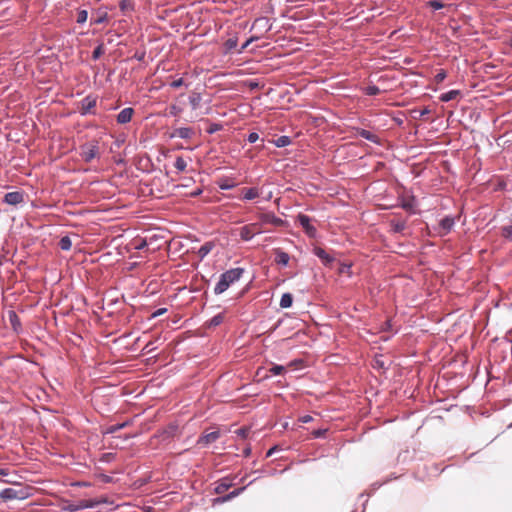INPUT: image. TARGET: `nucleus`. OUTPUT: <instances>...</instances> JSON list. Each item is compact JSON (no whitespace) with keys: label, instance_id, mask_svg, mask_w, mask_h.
Wrapping results in <instances>:
<instances>
[{"label":"nucleus","instance_id":"1","mask_svg":"<svg viewBox=\"0 0 512 512\" xmlns=\"http://www.w3.org/2000/svg\"><path fill=\"white\" fill-rule=\"evenodd\" d=\"M244 268L237 267L226 270L220 275L219 281L214 287L216 295L224 293L232 284L237 282L243 275Z\"/></svg>","mask_w":512,"mask_h":512},{"label":"nucleus","instance_id":"2","mask_svg":"<svg viewBox=\"0 0 512 512\" xmlns=\"http://www.w3.org/2000/svg\"><path fill=\"white\" fill-rule=\"evenodd\" d=\"M29 496V493L22 487H9L0 491V498L4 501L23 500Z\"/></svg>","mask_w":512,"mask_h":512},{"label":"nucleus","instance_id":"3","mask_svg":"<svg viewBox=\"0 0 512 512\" xmlns=\"http://www.w3.org/2000/svg\"><path fill=\"white\" fill-rule=\"evenodd\" d=\"M105 500L98 499H83L78 501L77 503H68L65 505L62 510L67 512H76L83 509L95 508L101 503H105Z\"/></svg>","mask_w":512,"mask_h":512},{"label":"nucleus","instance_id":"4","mask_svg":"<svg viewBox=\"0 0 512 512\" xmlns=\"http://www.w3.org/2000/svg\"><path fill=\"white\" fill-rule=\"evenodd\" d=\"M79 155L85 163H90L99 155V146L97 142L85 143L80 146Z\"/></svg>","mask_w":512,"mask_h":512},{"label":"nucleus","instance_id":"5","mask_svg":"<svg viewBox=\"0 0 512 512\" xmlns=\"http://www.w3.org/2000/svg\"><path fill=\"white\" fill-rule=\"evenodd\" d=\"M296 221L303 228L305 234L309 238L317 237V229L311 224V218L308 215L300 213L297 215Z\"/></svg>","mask_w":512,"mask_h":512},{"label":"nucleus","instance_id":"6","mask_svg":"<svg viewBox=\"0 0 512 512\" xmlns=\"http://www.w3.org/2000/svg\"><path fill=\"white\" fill-rule=\"evenodd\" d=\"M97 97L87 95L80 101V114L86 116L88 114H95L93 110L96 107Z\"/></svg>","mask_w":512,"mask_h":512},{"label":"nucleus","instance_id":"7","mask_svg":"<svg viewBox=\"0 0 512 512\" xmlns=\"http://www.w3.org/2000/svg\"><path fill=\"white\" fill-rule=\"evenodd\" d=\"M260 224H271L276 227L283 226L285 221L277 217L273 212H263L258 214Z\"/></svg>","mask_w":512,"mask_h":512},{"label":"nucleus","instance_id":"8","mask_svg":"<svg viewBox=\"0 0 512 512\" xmlns=\"http://www.w3.org/2000/svg\"><path fill=\"white\" fill-rule=\"evenodd\" d=\"M455 226V218L453 216H445L439 222L437 233L439 236H445L449 234Z\"/></svg>","mask_w":512,"mask_h":512},{"label":"nucleus","instance_id":"9","mask_svg":"<svg viewBox=\"0 0 512 512\" xmlns=\"http://www.w3.org/2000/svg\"><path fill=\"white\" fill-rule=\"evenodd\" d=\"M24 201V193L22 191H13L5 194L3 202L16 206Z\"/></svg>","mask_w":512,"mask_h":512},{"label":"nucleus","instance_id":"10","mask_svg":"<svg viewBox=\"0 0 512 512\" xmlns=\"http://www.w3.org/2000/svg\"><path fill=\"white\" fill-rule=\"evenodd\" d=\"M195 131L191 127H180L176 128L172 134L170 135L171 138H181V139H190L194 136Z\"/></svg>","mask_w":512,"mask_h":512},{"label":"nucleus","instance_id":"11","mask_svg":"<svg viewBox=\"0 0 512 512\" xmlns=\"http://www.w3.org/2000/svg\"><path fill=\"white\" fill-rule=\"evenodd\" d=\"M258 225V223H252L241 227L239 230L240 238L244 241H250L255 235L253 229L256 228Z\"/></svg>","mask_w":512,"mask_h":512},{"label":"nucleus","instance_id":"12","mask_svg":"<svg viewBox=\"0 0 512 512\" xmlns=\"http://www.w3.org/2000/svg\"><path fill=\"white\" fill-rule=\"evenodd\" d=\"M133 114H134L133 108H131V107L124 108L123 110H121L118 113V115L116 117L117 123H119V124L129 123L132 119Z\"/></svg>","mask_w":512,"mask_h":512},{"label":"nucleus","instance_id":"13","mask_svg":"<svg viewBox=\"0 0 512 512\" xmlns=\"http://www.w3.org/2000/svg\"><path fill=\"white\" fill-rule=\"evenodd\" d=\"M274 254H275L274 261L276 264L281 265V266L288 265L289 260H290V256L288 253H286L285 251H283L280 248H275Z\"/></svg>","mask_w":512,"mask_h":512},{"label":"nucleus","instance_id":"14","mask_svg":"<svg viewBox=\"0 0 512 512\" xmlns=\"http://www.w3.org/2000/svg\"><path fill=\"white\" fill-rule=\"evenodd\" d=\"M232 486H233L232 479H230L229 477H224L216 483L214 492L216 494H222Z\"/></svg>","mask_w":512,"mask_h":512},{"label":"nucleus","instance_id":"15","mask_svg":"<svg viewBox=\"0 0 512 512\" xmlns=\"http://www.w3.org/2000/svg\"><path fill=\"white\" fill-rule=\"evenodd\" d=\"M220 437L219 431H212L206 434H203L197 441L200 445H209L215 442Z\"/></svg>","mask_w":512,"mask_h":512},{"label":"nucleus","instance_id":"16","mask_svg":"<svg viewBox=\"0 0 512 512\" xmlns=\"http://www.w3.org/2000/svg\"><path fill=\"white\" fill-rule=\"evenodd\" d=\"M400 200V203H399V207H401L402 209L406 210V211H409L410 213H415L414 211V206H415V197L412 195L408 198H405V197H400L399 198Z\"/></svg>","mask_w":512,"mask_h":512},{"label":"nucleus","instance_id":"17","mask_svg":"<svg viewBox=\"0 0 512 512\" xmlns=\"http://www.w3.org/2000/svg\"><path fill=\"white\" fill-rule=\"evenodd\" d=\"M7 315H8V320H9V323H10L12 329L15 332H19L22 329V325H21V321H20V318L17 315V313L14 310H9Z\"/></svg>","mask_w":512,"mask_h":512},{"label":"nucleus","instance_id":"18","mask_svg":"<svg viewBox=\"0 0 512 512\" xmlns=\"http://www.w3.org/2000/svg\"><path fill=\"white\" fill-rule=\"evenodd\" d=\"M389 225L391 227V232L403 233V231L407 227V221L401 220V219H391V220H389Z\"/></svg>","mask_w":512,"mask_h":512},{"label":"nucleus","instance_id":"19","mask_svg":"<svg viewBox=\"0 0 512 512\" xmlns=\"http://www.w3.org/2000/svg\"><path fill=\"white\" fill-rule=\"evenodd\" d=\"M314 254L323 262V264L328 265L334 261V257L329 255L323 248L315 247L313 250Z\"/></svg>","mask_w":512,"mask_h":512},{"label":"nucleus","instance_id":"20","mask_svg":"<svg viewBox=\"0 0 512 512\" xmlns=\"http://www.w3.org/2000/svg\"><path fill=\"white\" fill-rule=\"evenodd\" d=\"M253 27L267 32V31L271 30L272 24L270 23L269 18L259 17V18L255 19V21L253 23Z\"/></svg>","mask_w":512,"mask_h":512},{"label":"nucleus","instance_id":"21","mask_svg":"<svg viewBox=\"0 0 512 512\" xmlns=\"http://www.w3.org/2000/svg\"><path fill=\"white\" fill-rule=\"evenodd\" d=\"M259 196H260V192H259L258 188H256V187L242 189V199L243 200L250 201Z\"/></svg>","mask_w":512,"mask_h":512},{"label":"nucleus","instance_id":"22","mask_svg":"<svg viewBox=\"0 0 512 512\" xmlns=\"http://www.w3.org/2000/svg\"><path fill=\"white\" fill-rule=\"evenodd\" d=\"M238 46V37L236 35L229 37L224 43V54H229Z\"/></svg>","mask_w":512,"mask_h":512},{"label":"nucleus","instance_id":"23","mask_svg":"<svg viewBox=\"0 0 512 512\" xmlns=\"http://www.w3.org/2000/svg\"><path fill=\"white\" fill-rule=\"evenodd\" d=\"M108 20V14L105 11H97L92 13L90 23L91 24H102Z\"/></svg>","mask_w":512,"mask_h":512},{"label":"nucleus","instance_id":"24","mask_svg":"<svg viewBox=\"0 0 512 512\" xmlns=\"http://www.w3.org/2000/svg\"><path fill=\"white\" fill-rule=\"evenodd\" d=\"M358 135H359L361 138H363V139H365V140H368V141H370V142H372V143H375V144H378V143H379V137H378L376 134H374V133H372L371 131H369V130H366V129H360V130L358 131Z\"/></svg>","mask_w":512,"mask_h":512},{"label":"nucleus","instance_id":"25","mask_svg":"<svg viewBox=\"0 0 512 512\" xmlns=\"http://www.w3.org/2000/svg\"><path fill=\"white\" fill-rule=\"evenodd\" d=\"M214 246L212 241L205 242L197 252L200 259H204L213 250Z\"/></svg>","mask_w":512,"mask_h":512},{"label":"nucleus","instance_id":"26","mask_svg":"<svg viewBox=\"0 0 512 512\" xmlns=\"http://www.w3.org/2000/svg\"><path fill=\"white\" fill-rule=\"evenodd\" d=\"M460 95H461V91L460 90H450L448 92L442 93L439 96V100L441 102H449L451 100H454L455 98H457Z\"/></svg>","mask_w":512,"mask_h":512},{"label":"nucleus","instance_id":"27","mask_svg":"<svg viewBox=\"0 0 512 512\" xmlns=\"http://www.w3.org/2000/svg\"><path fill=\"white\" fill-rule=\"evenodd\" d=\"M131 423V421H125V422H122V423H117V424H114V425H110L109 427L106 428L105 430V434H114L116 433L117 431L121 430V429H124L125 427L129 426Z\"/></svg>","mask_w":512,"mask_h":512},{"label":"nucleus","instance_id":"28","mask_svg":"<svg viewBox=\"0 0 512 512\" xmlns=\"http://www.w3.org/2000/svg\"><path fill=\"white\" fill-rule=\"evenodd\" d=\"M201 99L202 98H201L200 93H197V92L191 93V95L189 96V104H190L192 110H196L199 108Z\"/></svg>","mask_w":512,"mask_h":512},{"label":"nucleus","instance_id":"29","mask_svg":"<svg viewBox=\"0 0 512 512\" xmlns=\"http://www.w3.org/2000/svg\"><path fill=\"white\" fill-rule=\"evenodd\" d=\"M428 4L433 11H437L443 8H446L447 11H452L455 9L453 4L446 5L445 2H428Z\"/></svg>","mask_w":512,"mask_h":512},{"label":"nucleus","instance_id":"30","mask_svg":"<svg viewBox=\"0 0 512 512\" xmlns=\"http://www.w3.org/2000/svg\"><path fill=\"white\" fill-rule=\"evenodd\" d=\"M291 138L289 136L283 135L273 140V143L276 147L282 148L291 144Z\"/></svg>","mask_w":512,"mask_h":512},{"label":"nucleus","instance_id":"31","mask_svg":"<svg viewBox=\"0 0 512 512\" xmlns=\"http://www.w3.org/2000/svg\"><path fill=\"white\" fill-rule=\"evenodd\" d=\"M292 303H293V296L291 293H284L281 296V299H280V307L281 308H289L292 306Z\"/></svg>","mask_w":512,"mask_h":512},{"label":"nucleus","instance_id":"32","mask_svg":"<svg viewBox=\"0 0 512 512\" xmlns=\"http://www.w3.org/2000/svg\"><path fill=\"white\" fill-rule=\"evenodd\" d=\"M224 320V316L222 313H219L215 316H213L207 323H206V326L208 328H212V327H216L218 325H220Z\"/></svg>","mask_w":512,"mask_h":512},{"label":"nucleus","instance_id":"33","mask_svg":"<svg viewBox=\"0 0 512 512\" xmlns=\"http://www.w3.org/2000/svg\"><path fill=\"white\" fill-rule=\"evenodd\" d=\"M59 247L63 251H68L72 247V241L69 236H63L59 241Z\"/></svg>","mask_w":512,"mask_h":512},{"label":"nucleus","instance_id":"34","mask_svg":"<svg viewBox=\"0 0 512 512\" xmlns=\"http://www.w3.org/2000/svg\"><path fill=\"white\" fill-rule=\"evenodd\" d=\"M174 167L179 171V172H182L186 169L187 167V162L185 161V159L181 156H178L175 160V163H174Z\"/></svg>","mask_w":512,"mask_h":512},{"label":"nucleus","instance_id":"35","mask_svg":"<svg viewBox=\"0 0 512 512\" xmlns=\"http://www.w3.org/2000/svg\"><path fill=\"white\" fill-rule=\"evenodd\" d=\"M381 90L376 85H369L365 88V94L368 96H376L380 94Z\"/></svg>","mask_w":512,"mask_h":512},{"label":"nucleus","instance_id":"36","mask_svg":"<svg viewBox=\"0 0 512 512\" xmlns=\"http://www.w3.org/2000/svg\"><path fill=\"white\" fill-rule=\"evenodd\" d=\"M286 371L283 365L273 364V366L269 369V372L273 375H281Z\"/></svg>","mask_w":512,"mask_h":512},{"label":"nucleus","instance_id":"37","mask_svg":"<svg viewBox=\"0 0 512 512\" xmlns=\"http://www.w3.org/2000/svg\"><path fill=\"white\" fill-rule=\"evenodd\" d=\"M501 234L505 239L512 241V225L502 227Z\"/></svg>","mask_w":512,"mask_h":512},{"label":"nucleus","instance_id":"38","mask_svg":"<svg viewBox=\"0 0 512 512\" xmlns=\"http://www.w3.org/2000/svg\"><path fill=\"white\" fill-rule=\"evenodd\" d=\"M87 18H88V12L87 10H80L78 11L77 13V19H76V22L78 24H83L87 21Z\"/></svg>","mask_w":512,"mask_h":512},{"label":"nucleus","instance_id":"39","mask_svg":"<svg viewBox=\"0 0 512 512\" xmlns=\"http://www.w3.org/2000/svg\"><path fill=\"white\" fill-rule=\"evenodd\" d=\"M103 53H104V47H103L102 44H100L97 47H95V49L93 50V52H92V59L93 60L99 59L102 56Z\"/></svg>","mask_w":512,"mask_h":512},{"label":"nucleus","instance_id":"40","mask_svg":"<svg viewBox=\"0 0 512 512\" xmlns=\"http://www.w3.org/2000/svg\"><path fill=\"white\" fill-rule=\"evenodd\" d=\"M351 266V264L341 263L338 271L340 274H348V276H351Z\"/></svg>","mask_w":512,"mask_h":512},{"label":"nucleus","instance_id":"41","mask_svg":"<svg viewBox=\"0 0 512 512\" xmlns=\"http://www.w3.org/2000/svg\"><path fill=\"white\" fill-rule=\"evenodd\" d=\"M222 129V125L220 123H210L209 127L207 128L208 134H214Z\"/></svg>","mask_w":512,"mask_h":512},{"label":"nucleus","instance_id":"42","mask_svg":"<svg viewBox=\"0 0 512 512\" xmlns=\"http://www.w3.org/2000/svg\"><path fill=\"white\" fill-rule=\"evenodd\" d=\"M258 37H250L249 39H247L239 49H237V53L238 54H241L246 48H248V46L255 40H257Z\"/></svg>","mask_w":512,"mask_h":512},{"label":"nucleus","instance_id":"43","mask_svg":"<svg viewBox=\"0 0 512 512\" xmlns=\"http://www.w3.org/2000/svg\"><path fill=\"white\" fill-rule=\"evenodd\" d=\"M231 500H232V498H231L230 494L228 493L226 495L219 496V497L215 498L213 500V503L214 504H222V503H225V502H228V501H231Z\"/></svg>","mask_w":512,"mask_h":512},{"label":"nucleus","instance_id":"44","mask_svg":"<svg viewBox=\"0 0 512 512\" xmlns=\"http://www.w3.org/2000/svg\"><path fill=\"white\" fill-rule=\"evenodd\" d=\"M446 77H447L446 71L441 69L435 75V81H436V83H441L445 80Z\"/></svg>","mask_w":512,"mask_h":512},{"label":"nucleus","instance_id":"45","mask_svg":"<svg viewBox=\"0 0 512 512\" xmlns=\"http://www.w3.org/2000/svg\"><path fill=\"white\" fill-rule=\"evenodd\" d=\"M327 432V429H317L312 432L313 438H323Z\"/></svg>","mask_w":512,"mask_h":512},{"label":"nucleus","instance_id":"46","mask_svg":"<svg viewBox=\"0 0 512 512\" xmlns=\"http://www.w3.org/2000/svg\"><path fill=\"white\" fill-rule=\"evenodd\" d=\"M246 489V486H243V487H240V488H237V489H234L233 491H231L229 494L231 496L232 499H234L235 497L239 496L240 494H242L244 492V490Z\"/></svg>","mask_w":512,"mask_h":512},{"label":"nucleus","instance_id":"47","mask_svg":"<svg viewBox=\"0 0 512 512\" xmlns=\"http://www.w3.org/2000/svg\"><path fill=\"white\" fill-rule=\"evenodd\" d=\"M148 245L147 243V240L146 239H140L136 242L135 244V249L137 250H142L144 249L146 246Z\"/></svg>","mask_w":512,"mask_h":512},{"label":"nucleus","instance_id":"48","mask_svg":"<svg viewBox=\"0 0 512 512\" xmlns=\"http://www.w3.org/2000/svg\"><path fill=\"white\" fill-rule=\"evenodd\" d=\"M259 139V134L256 132L249 133L247 140L250 143H255Z\"/></svg>","mask_w":512,"mask_h":512},{"label":"nucleus","instance_id":"49","mask_svg":"<svg viewBox=\"0 0 512 512\" xmlns=\"http://www.w3.org/2000/svg\"><path fill=\"white\" fill-rule=\"evenodd\" d=\"M155 349L153 342H148L146 346L143 348L144 354H149Z\"/></svg>","mask_w":512,"mask_h":512},{"label":"nucleus","instance_id":"50","mask_svg":"<svg viewBox=\"0 0 512 512\" xmlns=\"http://www.w3.org/2000/svg\"><path fill=\"white\" fill-rule=\"evenodd\" d=\"M133 3L134 2H120L121 10L127 11L129 9H133Z\"/></svg>","mask_w":512,"mask_h":512},{"label":"nucleus","instance_id":"51","mask_svg":"<svg viewBox=\"0 0 512 512\" xmlns=\"http://www.w3.org/2000/svg\"><path fill=\"white\" fill-rule=\"evenodd\" d=\"M166 312H167V308H159L152 313L151 318H156L158 316L165 314Z\"/></svg>","mask_w":512,"mask_h":512},{"label":"nucleus","instance_id":"52","mask_svg":"<svg viewBox=\"0 0 512 512\" xmlns=\"http://www.w3.org/2000/svg\"><path fill=\"white\" fill-rule=\"evenodd\" d=\"M183 84H184L183 79H182V78H179V79H177V80L172 81V82L170 83V86H171L172 88H179V87H181Z\"/></svg>","mask_w":512,"mask_h":512},{"label":"nucleus","instance_id":"53","mask_svg":"<svg viewBox=\"0 0 512 512\" xmlns=\"http://www.w3.org/2000/svg\"><path fill=\"white\" fill-rule=\"evenodd\" d=\"M145 51H141V52H136L134 55H133V58L136 59L137 61H143L144 58H145Z\"/></svg>","mask_w":512,"mask_h":512},{"label":"nucleus","instance_id":"54","mask_svg":"<svg viewBox=\"0 0 512 512\" xmlns=\"http://www.w3.org/2000/svg\"><path fill=\"white\" fill-rule=\"evenodd\" d=\"M181 112V109L176 105L170 106V114L173 116H177Z\"/></svg>","mask_w":512,"mask_h":512},{"label":"nucleus","instance_id":"55","mask_svg":"<svg viewBox=\"0 0 512 512\" xmlns=\"http://www.w3.org/2000/svg\"><path fill=\"white\" fill-rule=\"evenodd\" d=\"M219 187L222 190H230L231 188L234 187V184H230V183L225 182V183L219 184Z\"/></svg>","mask_w":512,"mask_h":512},{"label":"nucleus","instance_id":"56","mask_svg":"<svg viewBox=\"0 0 512 512\" xmlns=\"http://www.w3.org/2000/svg\"><path fill=\"white\" fill-rule=\"evenodd\" d=\"M299 420L302 423H308V422L312 421V417L310 415H304V416L300 417Z\"/></svg>","mask_w":512,"mask_h":512},{"label":"nucleus","instance_id":"57","mask_svg":"<svg viewBox=\"0 0 512 512\" xmlns=\"http://www.w3.org/2000/svg\"><path fill=\"white\" fill-rule=\"evenodd\" d=\"M277 450H278V447H277V446H274V447L270 448V449L267 451V453H266V457H270V456H272V455H273V453H274L275 451H277Z\"/></svg>","mask_w":512,"mask_h":512},{"label":"nucleus","instance_id":"58","mask_svg":"<svg viewBox=\"0 0 512 512\" xmlns=\"http://www.w3.org/2000/svg\"><path fill=\"white\" fill-rule=\"evenodd\" d=\"M383 329L384 330H390L391 329V320L385 321Z\"/></svg>","mask_w":512,"mask_h":512},{"label":"nucleus","instance_id":"59","mask_svg":"<svg viewBox=\"0 0 512 512\" xmlns=\"http://www.w3.org/2000/svg\"><path fill=\"white\" fill-rule=\"evenodd\" d=\"M251 453V448L250 447H246L244 450H243V454L245 457H248Z\"/></svg>","mask_w":512,"mask_h":512},{"label":"nucleus","instance_id":"60","mask_svg":"<svg viewBox=\"0 0 512 512\" xmlns=\"http://www.w3.org/2000/svg\"><path fill=\"white\" fill-rule=\"evenodd\" d=\"M238 434L243 436V437H245L246 434H247V430L244 429V428H241V429L238 430Z\"/></svg>","mask_w":512,"mask_h":512},{"label":"nucleus","instance_id":"61","mask_svg":"<svg viewBox=\"0 0 512 512\" xmlns=\"http://www.w3.org/2000/svg\"><path fill=\"white\" fill-rule=\"evenodd\" d=\"M201 192H202V191H201L200 189H198V190H196V191L192 192V194H191V195H192V196H198Z\"/></svg>","mask_w":512,"mask_h":512},{"label":"nucleus","instance_id":"62","mask_svg":"<svg viewBox=\"0 0 512 512\" xmlns=\"http://www.w3.org/2000/svg\"><path fill=\"white\" fill-rule=\"evenodd\" d=\"M7 471L5 469L0 468V475H7Z\"/></svg>","mask_w":512,"mask_h":512},{"label":"nucleus","instance_id":"63","mask_svg":"<svg viewBox=\"0 0 512 512\" xmlns=\"http://www.w3.org/2000/svg\"><path fill=\"white\" fill-rule=\"evenodd\" d=\"M427 113H429V110H428V109H425V110H423V111L421 112V116L426 115Z\"/></svg>","mask_w":512,"mask_h":512},{"label":"nucleus","instance_id":"64","mask_svg":"<svg viewBox=\"0 0 512 512\" xmlns=\"http://www.w3.org/2000/svg\"><path fill=\"white\" fill-rule=\"evenodd\" d=\"M257 86H258V84H257V83H251V84H250V87H251V88H254V87H257Z\"/></svg>","mask_w":512,"mask_h":512}]
</instances>
